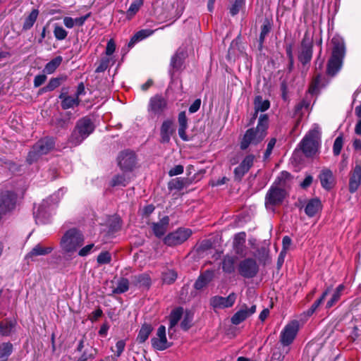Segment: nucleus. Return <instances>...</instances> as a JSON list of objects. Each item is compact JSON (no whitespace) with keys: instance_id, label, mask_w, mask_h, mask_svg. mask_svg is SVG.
Returning <instances> with one entry per match:
<instances>
[{"instance_id":"obj_16","label":"nucleus","mask_w":361,"mask_h":361,"mask_svg":"<svg viewBox=\"0 0 361 361\" xmlns=\"http://www.w3.org/2000/svg\"><path fill=\"white\" fill-rule=\"evenodd\" d=\"M236 294L230 293L226 298L216 295L210 299V305L214 309H224L232 307L236 300Z\"/></svg>"},{"instance_id":"obj_31","label":"nucleus","mask_w":361,"mask_h":361,"mask_svg":"<svg viewBox=\"0 0 361 361\" xmlns=\"http://www.w3.org/2000/svg\"><path fill=\"white\" fill-rule=\"evenodd\" d=\"M154 32V30L149 29H143L137 31L130 39L128 46L132 47L135 43L143 40L144 39L151 36Z\"/></svg>"},{"instance_id":"obj_28","label":"nucleus","mask_w":361,"mask_h":361,"mask_svg":"<svg viewBox=\"0 0 361 361\" xmlns=\"http://www.w3.org/2000/svg\"><path fill=\"white\" fill-rule=\"evenodd\" d=\"M169 224V218L167 216L163 217L159 222L154 223L152 230L154 235L158 238L163 236L168 228Z\"/></svg>"},{"instance_id":"obj_21","label":"nucleus","mask_w":361,"mask_h":361,"mask_svg":"<svg viewBox=\"0 0 361 361\" xmlns=\"http://www.w3.org/2000/svg\"><path fill=\"white\" fill-rule=\"evenodd\" d=\"M319 180L322 186L326 190H331L335 184V178L333 173L328 169H323L319 174Z\"/></svg>"},{"instance_id":"obj_56","label":"nucleus","mask_w":361,"mask_h":361,"mask_svg":"<svg viewBox=\"0 0 361 361\" xmlns=\"http://www.w3.org/2000/svg\"><path fill=\"white\" fill-rule=\"evenodd\" d=\"M276 138H271L269 140L268 144H267V149H266V151L264 152V158L266 159H268L269 157V156L271 155V152H272V150L276 145Z\"/></svg>"},{"instance_id":"obj_17","label":"nucleus","mask_w":361,"mask_h":361,"mask_svg":"<svg viewBox=\"0 0 361 361\" xmlns=\"http://www.w3.org/2000/svg\"><path fill=\"white\" fill-rule=\"evenodd\" d=\"M255 312L256 305H252L248 308L245 305H243L241 308L233 315L231 321L232 324L238 325L253 314Z\"/></svg>"},{"instance_id":"obj_63","label":"nucleus","mask_w":361,"mask_h":361,"mask_svg":"<svg viewBox=\"0 0 361 361\" xmlns=\"http://www.w3.org/2000/svg\"><path fill=\"white\" fill-rule=\"evenodd\" d=\"M201 105V99H197L194 101V102L189 107V112L191 114L197 112L200 107Z\"/></svg>"},{"instance_id":"obj_60","label":"nucleus","mask_w":361,"mask_h":361,"mask_svg":"<svg viewBox=\"0 0 361 361\" xmlns=\"http://www.w3.org/2000/svg\"><path fill=\"white\" fill-rule=\"evenodd\" d=\"M109 60L108 59H103L101 61L99 65L97 67L96 73H102L106 70L108 68Z\"/></svg>"},{"instance_id":"obj_35","label":"nucleus","mask_w":361,"mask_h":361,"mask_svg":"<svg viewBox=\"0 0 361 361\" xmlns=\"http://www.w3.org/2000/svg\"><path fill=\"white\" fill-rule=\"evenodd\" d=\"M143 3L144 0H134L126 11V18L128 20L131 19L138 12Z\"/></svg>"},{"instance_id":"obj_44","label":"nucleus","mask_w":361,"mask_h":361,"mask_svg":"<svg viewBox=\"0 0 361 361\" xmlns=\"http://www.w3.org/2000/svg\"><path fill=\"white\" fill-rule=\"evenodd\" d=\"M331 291V287H329L322 295L320 298L317 300L311 306V307L308 310V314H313L316 310L319 307V306L324 302V299L326 298V295L329 293Z\"/></svg>"},{"instance_id":"obj_40","label":"nucleus","mask_w":361,"mask_h":361,"mask_svg":"<svg viewBox=\"0 0 361 361\" xmlns=\"http://www.w3.org/2000/svg\"><path fill=\"white\" fill-rule=\"evenodd\" d=\"M38 13L39 12L37 9H33L31 11L29 16L25 18L23 23V27L24 30H29L33 26L35 22L37 20Z\"/></svg>"},{"instance_id":"obj_15","label":"nucleus","mask_w":361,"mask_h":361,"mask_svg":"<svg viewBox=\"0 0 361 361\" xmlns=\"http://www.w3.org/2000/svg\"><path fill=\"white\" fill-rule=\"evenodd\" d=\"M312 57V40L307 33H305L302 43L301 48L298 55L299 61L305 65L308 63Z\"/></svg>"},{"instance_id":"obj_62","label":"nucleus","mask_w":361,"mask_h":361,"mask_svg":"<svg viewBox=\"0 0 361 361\" xmlns=\"http://www.w3.org/2000/svg\"><path fill=\"white\" fill-rule=\"evenodd\" d=\"M116 49V44L113 39H110L106 44V54L108 56L111 55Z\"/></svg>"},{"instance_id":"obj_46","label":"nucleus","mask_w":361,"mask_h":361,"mask_svg":"<svg viewBox=\"0 0 361 361\" xmlns=\"http://www.w3.org/2000/svg\"><path fill=\"white\" fill-rule=\"evenodd\" d=\"M183 63V61L182 57L178 54H175L171 58V66L173 69L172 75L174 73L175 71H177L181 68Z\"/></svg>"},{"instance_id":"obj_13","label":"nucleus","mask_w":361,"mask_h":361,"mask_svg":"<svg viewBox=\"0 0 361 361\" xmlns=\"http://www.w3.org/2000/svg\"><path fill=\"white\" fill-rule=\"evenodd\" d=\"M17 203V195L13 192L5 191L0 194V209L5 215L13 212Z\"/></svg>"},{"instance_id":"obj_47","label":"nucleus","mask_w":361,"mask_h":361,"mask_svg":"<svg viewBox=\"0 0 361 361\" xmlns=\"http://www.w3.org/2000/svg\"><path fill=\"white\" fill-rule=\"evenodd\" d=\"M128 183V180L126 178L125 175H116L115 176L111 182L112 186H126Z\"/></svg>"},{"instance_id":"obj_18","label":"nucleus","mask_w":361,"mask_h":361,"mask_svg":"<svg viewBox=\"0 0 361 361\" xmlns=\"http://www.w3.org/2000/svg\"><path fill=\"white\" fill-rule=\"evenodd\" d=\"M152 346L158 350H164L169 347L166 336V328L161 325L157 332V337L152 339Z\"/></svg>"},{"instance_id":"obj_32","label":"nucleus","mask_w":361,"mask_h":361,"mask_svg":"<svg viewBox=\"0 0 361 361\" xmlns=\"http://www.w3.org/2000/svg\"><path fill=\"white\" fill-rule=\"evenodd\" d=\"M183 313V309L182 307H177L173 310L169 315V332L177 325L180 319H181Z\"/></svg>"},{"instance_id":"obj_37","label":"nucleus","mask_w":361,"mask_h":361,"mask_svg":"<svg viewBox=\"0 0 361 361\" xmlns=\"http://www.w3.org/2000/svg\"><path fill=\"white\" fill-rule=\"evenodd\" d=\"M152 331V328L149 324H144L142 326L139 334L137 337V341L139 343H144L149 337Z\"/></svg>"},{"instance_id":"obj_45","label":"nucleus","mask_w":361,"mask_h":361,"mask_svg":"<svg viewBox=\"0 0 361 361\" xmlns=\"http://www.w3.org/2000/svg\"><path fill=\"white\" fill-rule=\"evenodd\" d=\"M13 345L10 343L0 345V359H6L12 353Z\"/></svg>"},{"instance_id":"obj_3","label":"nucleus","mask_w":361,"mask_h":361,"mask_svg":"<svg viewBox=\"0 0 361 361\" xmlns=\"http://www.w3.org/2000/svg\"><path fill=\"white\" fill-rule=\"evenodd\" d=\"M84 241L82 233L73 228L63 235L60 240V247L65 253H73L83 245Z\"/></svg>"},{"instance_id":"obj_54","label":"nucleus","mask_w":361,"mask_h":361,"mask_svg":"<svg viewBox=\"0 0 361 361\" xmlns=\"http://www.w3.org/2000/svg\"><path fill=\"white\" fill-rule=\"evenodd\" d=\"M343 137L341 136L337 137L334 141L333 146V152L335 156H338L340 154L343 147Z\"/></svg>"},{"instance_id":"obj_26","label":"nucleus","mask_w":361,"mask_h":361,"mask_svg":"<svg viewBox=\"0 0 361 361\" xmlns=\"http://www.w3.org/2000/svg\"><path fill=\"white\" fill-rule=\"evenodd\" d=\"M173 133V122L170 120L164 121L161 124L160 130L161 142L163 143L169 142Z\"/></svg>"},{"instance_id":"obj_49","label":"nucleus","mask_w":361,"mask_h":361,"mask_svg":"<svg viewBox=\"0 0 361 361\" xmlns=\"http://www.w3.org/2000/svg\"><path fill=\"white\" fill-rule=\"evenodd\" d=\"M98 264H106L111 262V255L108 251L102 252L97 257Z\"/></svg>"},{"instance_id":"obj_14","label":"nucleus","mask_w":361,"mask_h":361,"mask_svg":"<svg viewBox=\"0 0 361 361\" xmlns=\"http://www.w3.org/2000/svg\"><path fill=\"white\" fill-rule=\"evenodd\" d=\"M361 185V160L357 159L349 173V192H355Z\"/></svg>"},{"instance_id":"obj_2","label":"nucleus","mask_w":361,"mask_h":361,"mask_svg":"<svg viewBox=\"0 0 361 361\" xmlns=\"http://www.w3.org/2000/svg\"><path fill=\"white\" fill-rule=\"evenodd\" d=\"M290 176V174L288 172H281L270 187L265 196V206L267 209L274 210L275 206L283 203L286 196V192L283 187Z\"/></svg>"},{"instance_id":"obj_22","label":"nucleus","mask_w":361,"mask_h":361,"mask_svg":"<svg viewBox=\"0 0 361 361\" xmlns=\"http://www.w3.org/2000/svg\"><path fill=\"white\" fill-rule=\"evenodd\" d=\"M66 90V92H63L59 95V99L61 100V107L63 109H68L71 108H73L75 106H78L80 104L79 98L76 97H72L67 95V89H63V90Z\"/></svg>"},{"instance_id":"obj_52","label":"nucleus","mask_w":361,"mask_h":361,"mask_svg":"<svg viewBox=\"0 0 361 361\" xmlns=\"http://www.w3.org/2000/svg\"><path fill=\"white\" fill-rule=\"evenodd\" d=\"M245 4V0H235L230 7V13L232 16H235L240 11V8Z\"/></svg>"},{"instance_id":"obj_53","label":"nucleus","mask_w":361,"mask_h":361,"mask_svg":"<svg viewBox=\"0 0 361 361\" xmlns=\"http://www.w3.org/2000/svg\"><path fill=\"white\" fill-rule=\"evenodd\" d=\"M192 322V316L190 313L187 312L180 323V326L184 331H187L191 327Z\"/></svg>"},{"instance_id":"obj_61","label":"nucleus","mask_w":361,"mask_h":361,"mask_svg":"<svg viewBox=\"0 0 361 361\" xmlns=\"http://www.w3.org/2000/svg\"><path fill=\"white\" fill-rule=\"evenodd\" d=\"M46 80L47 76L44 74L36 75L34 79V86L35 87H39L46 81Z\"/></svg>"},{"instance_id":"obj_43","label":"nucleus","mask_w":361,"mask_h":361,"mask_svg":"<svg viewBox=\"0 0 361 361\" xmlns=\"http://www.w3.org/2000/svg\"><path fill=\"white\" fill-rule=\"evenodd\" d=\"M186 184V180L185 178H176L172 179L168 185V188L170 190H181L184 188Z\"/></svg>"},{"instance_id":"obj_6","label":"nucleus","mask_w":361,"mask_h":361,"mask_svg":"<svg viewBox=\"0 0 361 361\" xmlns=\"http://www.w3.org/2000/svg\"><path fill=\"white\" fill-rule=\"evenodd\" d=\"M55 146L54 139L49 137H44L37 142L32 147V150L29 152L27 161L29 164H32L37 161L38 158L44 154L51 152Z\"/></svg>"},{"instance_id":"obj_11","label":"nucleus","mask_w":361,"mask_h":361,"mask_svg":"<svg viewBox=\"0 0 361 361\" xmlns=\"http://www.w3.org/2000/svg\"><path fill=\"white\" fill-rule=\"evenodd\" d=\"M167 100L160 94L149 99L147 111L151 116H160L167 109Z\"/></svg>"},{"instance_id":"obj_12","label":"nucleus","mask_w":361,"mask_h":361,"mask_svg":"<svg viewBox=\"0 0 361 361\" xmlns=\"http://www.w3.org/2000/svg\"><path fill=\"white\" fill-rule=\"evenodd\" d=\"M117 161L122 171H131L136 165L137 158L134 152L124 150L120 152Z\"/></svg>"},{"instance_id":"obj_9","label":"nucleus","mask_w":361,"mask_h":361,"mask_svg":"<svg viewBox=\"0 0 361 361\" xmlns=\"http://www.w3.org/2000/svg\"><path fill=\"white\" fill-rule=\"evenodd\" d=\"M299 330V322L293 320L287 324L280 334V342L283 347L290 345Z\"/></svg>"},{"instance_id":"obj_58","label":"nucleus","mask_w":361,"mask_h":361,"mask_svg":"<svg viewBox=\"0 0 361 361\" xmlns=\"http://www.w3.org/2000/svg\"><path fill=\"white\" fill-rule=\"evenodd\" d=\"M183 171H184V169L182 165H176L169 170V175L170 176H175L183 173Z\"/></svg>"},{"instance_id":"obj_64","label":"nucleus","mask_w":361,"mask_h":361,"mask_svg":"<svg viewBox=\"0 0 361 361\" xmlns=\"http://www.w3.org/2000/svg\"><path fill=\"white\" fill-rule=\"evenodd\" d=\"M284 358V355L279 350H276L272 353L270 361H282Z\"/></svg>"},{"instance_id":"obj_33","label":"nucleus","mask_w":361,"mask_h":361,"mask_svg":"<svg viewBox=\"0 0 361 361\" xmlns=\"http://www.w3.org/2000/svg\"><path fill=\"white\" fill-rule=\"evenodd\" d=\"M236 258L233 256L226 255L222 260V269L227 274H231L235 271Z\"/></svg>"},{"instance_id":"obj_50","label":"nucleus","mask_w":361,"mask_h":361,"mask_svg":"<svg viewBox=\"0 0 361 361\" xmlns=\"http://www.w3.org/2000/svg\"><path fill=\"white\" fill-rule=\"evenodd\" d=\"M61 85V78H51L49 83L42 88V91L44 92H50L55 90L56 87H58Z\"/></svg>"},{"instance_id":"obj_8","label":"nucleus","mask_w":361,"mask_h":361,"mask_svg":"<svg viewBox=\"0 0 361 361\" xmlns=\"http://www.w3.org/2000/svg\"><path fill=\"white\" fill-rule=\"evenodd\" d=\"M238 270L241 276L245 279H252L257 276L259 271V265L256 259L249 257L240 262Z\"/></svg>"},{"instance_id":"obj_24","label":"nucleus","mask_w":361,"mask_h":361,"mask_svg":"<svg viewBox=\"0 0 361 361\" xmlns=\"http://www.w3.org/2000/svg\"><path fill=\"white\" fill-rule=\"evenodd\" d=\"M245 232H240L235 235L233 245L236 254L240 255L245 254Z\"/></svg>"},{"instance_id":"obj_4","label":"nucleus","mask_w":361,"mask_h":361,"mask_svg":"<svg viewBox=\"0 0 361 361\" xmlns=\"http://www.w3.org/2000/svg\"><path fill=\"white\" fill-rule=\"evenodd\" d=\"M334 47L331 56L328 61L326 73L330 76H334L341 68L343 59L345 54V47L343 42L333 38Z\"/></svg>"},{"instance_id":"obj_23","label":"nucleus","mask_w":361,"mask_h":361,"mask_svg":"<svg viewBox=\"0 0 361 361\" xmlns=\"http://www.w3.org/2000/svg\"><path fill=\"white\" fill-rule=\"evenodd\" d=\"M133 285L139 288L149 289L152 284V280L148 274H141L133 276L131 279Z\"/></svg>"},{"instance_id":"obj_19","label":"nucleus","mask_w":361,"mask_h":361,"mask_svg":"<svg viewBox=\"0 0 361 361\" xmlns=\"http://www.w3.org/2000/svg\"><path fill=\"white\" fill-rule=\"evenodd\" d=\"M254 159L255 156L252 154H249L244 158L240 165L234 170L235 178L238 180L241 179L253 165Z\"/></svg>"},{"instance_id":"obj_1","label":"nucleus","mask_w":361,"mask_h":361,"mask_svg":"<svg viewBox=\"0 0 361 361\" xmlns=\"http://www.w3.org/2000/svg\"><path fill=\"white\" fill-rule=\"evenodd\" d=\"M268 127V115L260 114L256 128H251L245 131L240 143V149L245 150L250 146H257L261 143L267 135Z\"/></svg>"},{"instance_id":"obj_51","label":"nucleus","mask_w":361,"mask_h":361,"mask_svg":"<svg viewBox=\"0 0 361 361\" xmlns=\"http://www.w3.org/2000/svg\"><path fill=\"white\" fill-rule=\"evenodd\" d=\"M54 35L58 40H63L67 37L68 32L63 27L56 25L54 30Z\"/></svg>"},{"instance_id":"obj_57","label":"nucleus","mask_w":361,"mask_h":361,"mask_svg":"<svg viewBox=\"0 0 361 361\" xmlns=\"http://www.w3.org/2000/svg\"><path fill=\"white\" fill-rule=\"evenodd\" d=\"M271 26L269 23L264 24L261 27V32L259 36V40L261 42H263L267 35L270 32Z\"/></svg>"},{"instance_id":"obj_7","label":"nucleus","mask_w":361,"mask_h":361,"mask_svg":"<svg viewBox=\"0 0 361 361\" xmlns=\"http://www.w3.org/2000/svg\"><path fill=\"white\" fill-rule=\"evenodd\" d=\"M320 133L317 128L308 132L301 142V149L306 157H311L317 153L319 146Z\"/></svg>"},{"instance_id":"obj_36","label":"nucleus","mask_w":361,"mask_h":361,"mask_svg":"<svg viewBox=\"0 0 361 361\" xmlns=\"http://www.w3.org/2000/svg\"><path fill=\"white\" fill-rule=\"evenodd\" d=\"M310 106V100L307 98L302 99L295 107V114L300 118L304 114L305 111H308Z\"/></svg>"},{"instance_id":"obj_55","label":"nucleus","mask_w":361,"mask_h":361,"mask_svg":"<svg viewBox=\"0 0 361 361\" xmlns=\"http://www.w3.org/2000/svg\"><path fill=\"white\" fill-rule=\"evenodd\" d=\"M126 346V342L123 340H120L117 341L116 343V350H114L113 348L111 350L115 352V355L117 357H120L123 353Z\"/></svg>"},{"instance_id":"obj_34","label":"nucleus","mask_w":361,"mask_h":361,"mask_svg":"<svg viewBox=\"0 0 361 361\" xmlns=\"http://www.w3.org/2000/svg\"><path fill=\"white\" fill-rule=\"evenodd\" d=\"M62 57L61 56H56L49 63H47L44 67V71L47 74L53 73L56 68L60 66L62 62Z\"/></svg>"},{"instance_id":"obj_38","label":"nucleus","mask_w":361,"mask_h":361,"mask_svg":"<svg viewBox=\"0 0 361 361\" xmlns=\"http://www.w3.org/2000/svg\"><path fill=\"white\" fill-rule=\"evenodd\" d=\"M15 321H4L0 322V334L3 336L9 335L16 326Z\"/></svg>"},{"instance_id":"obj_39","label":"nucleus","mask_w":361,"mask_h":361,"mask_svg":"<svg viewBox=\"0 0 361 361\" xmlns=\"http://www.w3.org/2000/svg\"><path fill=\"white\" fill-rule=\"evenodd\" d=\"M97 349L87 344V348L82 352L81 356L76 361H87L89 359H94L97 354Z\"/></svg>"},{"instance_id":"obj_25","label":"nucleus","mask_w":361,"mask_h":361,"mask_svg":"<svg viewBox=\"0 0 361 361\" xmlns=\"http://www.w3.org/2000/svg\"><path fill=\"white\" fill-rule=\"evenodd\" d=\"M53 250L52 247H43L40 244L36 245L31 251L26 255V259L31 261H35V257L37 256L47 255L51 253Z\"/></svg>"},{"instance_id":"obj_30","label":"nucleus","mask_w":361,"mask_h":361,"mask_svg":"<svg viewBox=\"0 0 361 361\" xmlns=\"http://www.w3.org/2000/svg\"><path fill=\"white\" fill-rule=\"evenodd\" d=\"M321 209V201L317 198H314L310 200L307 202L305 209V212L308 216L312 217L314 216Z\"/></svg>"},{"instance_id":"obj_48","label":"nucleus","mask_w":361,"mask_h":361,"mask_svg":"<svg viewBox=\"0 0 361 361\" xmlns=\"http://www.w3.org/2000/svg\"><path fill=\"white\" fill-rule=\"evenodd\" d=\"M99 247L94 245V243L88 244L82 247L78 251V255L80 257H86L90 255L92 252L99 250Z\"/></svg>"},{"instance_id":"obj_5","label":"nucleus","mask_w":361,"mask_h":361,"mask_svg":"<svg viewBox=\"0 0 361 361\" xmlns=\"http://www.w3.org/2000/svg\"><path fill=\"white\" fill-rule=\"evenodd\" d=\"M94 130V126L91 120L84 117L77 121L76 126L71 133L69 142L73 145H80Z\"/></svg>"},{"instance_id":"obj_29","label":"nucleus","mask_w":361,"mask_h":361,"mask_svg":"<svg viewBox=\"0 0 361 361\" xmlns=\"http://www.w3.org/2000/svg\"><path fill=\"white\" fill-rule=\"evenodd\" d=\"M178 135L180 137L184 140L188 141V137L186 134V130L188 128V118L185 111H181L178 114Z\"/></svg>"},{"instance_id":"obj_20","label":"nucleus","mask_w":361,"mask_h":361,"mask_svg":"<svg viewBox=\"0 0 361 361\" xmlns=\"http://www.w3.org/2000/svg\"><path fill=\"white\" fill-rule=\"evenodd\" d=\"M270 107V102L267 99H263L261 96H257L254 101L255 112L249 121V125H252L259 111L264 112Z\"/></svg>"},{"instance_id":"obj_10","label":"nucleus","mask_w":361,"mask_h":361,"mask_svg":"<svg viewBox=\"0 0 361 361\" xmlns=\"http://www.w3.org/2000/svg\"><path fill=\"white\" fill-rule=\"evenodd\" d=\"M192 234L189 228H180L168 234L164 239V243L169 246H175L184 243Z\"/></svg>"},{"instance_id":"obj_41","label":"nucleus","mask_w":361,"mask_h":361,"mask_svg":"<svg viewBox=\"0 0 361 361\" xmlns=\"http://www.w3.org/2000/svg\"><path fill=\"white\" fill-rule=\"evenodd\" d=\"M129 288V281L126 278L121 279L117 283L116 288H115L112 293L114 294H121L126 292Z\"/></svg>"},{"instance_id":"obj_42","label":"nucleus","mask_w":361,"mask_h":361,"mask_svg":"<svg viewBox=\"0 0 361 361\" xmlns=\"http://www.w3.org/2000/svg\"><path fill=\"white\" fill-rule=\"evenodd\" d=\"M162 281L164 283L171 284L177 279V273L172 269H169L162 273Z\"/></svg>"},{"instance_id":"obj_59","label":"nucleus","mask_w":361,"mask_h":361,"mask_svg":"<svg viewBox=\"0 0 361 361\" xmlns=\"http://www.w3.org/2000/svg\"><path fill=\"white\" fill-rule=\"evenodd\" d=\"M340 298L341 295H339L338 293L334 292L331 299L326 302V307L331 308V307H333L340 300Z\"/></svg>"},{"instance_id":"obj_27","label":"nucleus","mask_w":361,"mask_h":361,"mask_svg":"<svg viewBox=\"0 0 361 361\" xmlns=\"http://www.w3.org/2000/svg\"><path fill=\"white\" fill-rule=\"evenodd\" d=\"M214 271L212 270H207L202 274L196 280L194 283V288L196 290H202L213 279Z\"/></svg>"}]
</instances>
